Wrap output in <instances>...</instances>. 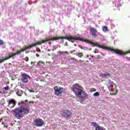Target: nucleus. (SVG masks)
I'll list each match as a JSON object with an SVG mask.
<instances>
[{"label": "nucleus", "mask_w": 130, "mask_h": 130, "mask_svg": "<svg viewBox=\"0 0 130 130\" xmlns=\"http://www.w3.org/2000/svg\"><path fill=\"white\" fill-rule=\"evenodd\" d=\"M71 60H74V61H78V60L76 58H71Z\"/></svg>", "instance_id": "5701e85b"}, {"label": "nucleus", "mask_w": 130, "mask_h": 130, "mask_svg": "<svg viewBox=\"0 0 130 130\" xmlns=\"http://www.w3.org/2000/svg\"><path fill=\"white\" fill-rule=\"evenodd\" d=\"M90 31L91 36L93 37V38H97V37H98V35H97L98 31H97L96 28L94 27H90Z\"/></svg>", "instance_id": "1a4fd4ad"}, {"label": "nucleus", "mask_w": 130, "mask_h": 130, "mask_svg": "<svg viewBox=\"0 0 130 130\" xmlns=\"http://www.w3.org/2000/svg\"><path fill=\"white\" fill-rule=\"evenodd\" d=\"M97 89L94 88H92L90 89V91L91 92H95L96 91Z\"/></svg>", "instance_id": "aec40b11"}, {"label": "nucleus", "mask_w": 130, "mask_h": 130, "mask_svg": "<svg viewBox=\"0 0 130 130\" xmlns=\"http://www.w3.org/2000/svg\"><path fill=\"white\" fill-rule=\"evenodd\" d=\"M61 39H66V40H68V41H70L72 43H74L73 40H79L80 41H83V42H86V43H90V40L88 39H85L84 38H82L80 37H77V36L73 37L72 36H70L69 37H55L51 38H47L46 40H43L41 42H37L35 43H32L30 45L31 48L34 47V46H36V45H41L42 43H45V42H47L48 41H55L56 40H59Z\"/></svg>", "instance_id": "f257e3e1"}, {"label": "nucleus", "mask_w": 130, "mask_h": 130, "mask_svg": "<svg viewBox=\"0 0 130 130\" xmlns=\"http://www.w3.org/2000/svg\"><path fill=\"white\" fill-rule=\"evenodd\" d=\"M38 66H41V64H43V62L40 61L37 63Z\"/></svg>", "instance_id": "6ab92c4d"}, {"label": "nucleus", "mask_w": 130, "mask_h": 130, "mask_svg": "<svg viewBox=\"0 0 130 130\" xmlns=\"http://www.w3.org/2000/svg\"><path fill=\"white\" fill-rule=\"evenodd\" d=\"M34 63H34V62H31V64H34Z\"/></svg>", "instance_id": "473e14b6"}, {"label": "nucleus", "mask_w": 130, "mask_h": 130, "mask_svg": "<svg viewBox=\"0 0 130 130\" xmlns=\"http://www.w3.org/2000/svg\"><path fill=\"white\" fill-rule=\"evenodd\" d=\"M31 48V46L29 45L28 46L24 47V48L20 49L21 52H23V51H25V50H26V49H30Z\"/></svg>", "instance_id": "f8f14e48"}, {"label": "nucleus", "mask_w": 130, "mask_h": 130, "mask_svg": "<svg viewBox=\"0 0 130 130\" xmlns=\"http://www.w3.org/2000/svg\"><path fill=\"white\" fill-rule=\"evenodd\" d=\"M114 85L115 86H116V85L115 84H114Z\"/></svg>", "instance_id": "a19ab883"}, {"label": "nucleus", "mask_w": 130, "mask_h": 130, "mask_svg": "<svg viewBox=\"0 0 130 130\" xmlns=\"http://www.w3.org/2000/svg\"><path fill=\"white\" fill-rule=\"evenodd\" d=\"M16 94L17 95H18V96H22V94H23V91L21 90H19L17 91Z\"/></svg>", "instance_id": "2eb2a0df"}, {"label": "nucleus", "mask_w": 130, "mask_h": 130, "mask_svg": "<svg viewBox=\"0 0 130 130\" xmlns=\"http://www.w3.org/2000/svg\"><path fill=\"white\" fill-rule=\"evenodd\" d=\"M21 76L22 77V82H23V83H28V79H30V76L23 72H21Z\"/></svg>", "instance_id": "6e6552de"}, {"label": "nucleus", "mask_w": 130, "mask_h": 130, "mask_svg": "<svg viewBox=\"0 0 130 130\" xmlns=\"http://www.w3.org/2000/svg\"><path fill=\"white\" fill-rule=\"evenodd\" d=\"M60 113L62 117H64V118H66V119H69V118H71L73 114L72 111L67 109L61 110Z\"/></svg>", "instance_id": "39448f33"}, {"label": "nucleus", "mask_w": 130, "mask_h": 130, "mask_svg": "<svg viewBox=\"0 0 130 130\" xmlns=\"http://www.w3.org/2000/svg\"><path fill=\"white\" fill-rule=\"evenodd\" d=\"M79 62H82V63L85 62V60H79Z\"/></svg>", "instance_id": "bb28decb"}, {"label": "nucleus", "mask_w": 130, "mask_h": 130, "mask_svg": "<svg viewBox=\"0 0 130 130\" xmlns=\"http://www.w3.org/2000/svg\"><path fill=\"white\" fill-rule=\"evenodd\" d=\"M4 90H6V91H8V90H9V89H10V87L9 86H6L4 87Z\"/></svg>", "instance_id": "412c9836"}, {"label": "nucleus", "mask_w": 130, "mask_h": 130, "mask_svg": "<svg viewBox=\"0 0 130 130\" xmlns=\"http://www.w3.org/2000/svg\"><path fill=\"white\" fill-rule=\"evenodd\" d=\"M2 124L4 125V127H8V125L5 124V122H3Z\"/></svg>", "instance_id": "b1692460"}, {"label": "nucleus", "mask_w": 130, "mask_h": 130, "mask_svg": "<svg viewBox=\"0 0 130 130\" xmlns=\"http://www.w3.org/2000/svg\"><path fill=\"white\" fill-rule=\"evenodd\" d=\"M24 60H25V61H29V58H28L27 56L25 57Z\"/></svg>", "instance_id": "4be33fe9"}, {"label": "nucleus", "mask_w": 130, "mask_h": 130, "mask_svg": "<svg viewBox=\"0 0 130 130\" xmlns=\"http://www.w3.org/2000/svg\"><path fill=\"white\" fill-rule=\"evenodd\" d=\"M91 57H94V56L92 55V56H91Z\"/></svg>", "instance_id": "58836bf2"}, {"label": "nucleus", "mask_w": 130, "mask_h": 130, "mask_svg": "<svg viewBox=\"0 0 130 130\" xmlns=\"http://www.w3.org/2000/svg\"><path fill=\"white\" fill-rule=\"evenodd\" d=\"M103 76L105 78H109V77H110V74L106 73L105 74H103Z\"/></svg>", "instance_id": "4468645a"}, {"label": "nucleus", "mask_w": 130, "mask_h": 130, "mask_svg": "<svg viewBox=\"0 0 130 130\" xmlns=\"http://www.w3.org/2000/svg\"><path fill=\"white\" fill-rule=\"evenodd\" d=\"M99 95H100V94H99V92L98 91L93 93V96H94V97H96L97 96H99Z\"/></svg>", "instance_id": "f3484780"}, {"label": "nucleus", "mask_w": 130, "mask_h": 130, "mask_svg": "<svg viewBox=\"0 0 130 130\" xmlns=\"http://www.w3.org/2000/svg\"><path fill=\"white\" fill-rule=\"evenodd\" d=\"M102 30L103 31V32H107V31L108 30V27H107V26H104Z\"/></svg>", "instance_id": "dca6fc26"}, {"label": "nucleus", "mask_w": 130, "mask_h": 130, "mask_svg": "<svg viewBox=\"0 0 130 130\" xmlns=\"http://www.w3.org/2000/svg\"><path fill=\"white\" fill-rule=\"evenodd\" d=\"M74 54H75L76 55H77V56H78V57H82V56H84V55L83 54V53H80V52H78L76 53H74Z\"/></svg>", "instance_id": "ddd939ff"}, {"label": "nucleus", "mask_w": 130, "mask_h": 130, "mask_svg": "<svg viewBox=\"0 0 130 130\" xmlns=\"http://www.w3.org/2000/svg\"><path fill=\"white\" fill-rule=\"evenodd\" d=\"M128 60H130V57L128 58Z\"/></svg>", "instance_id": "ea45409f"}, {"label": "nucleus", "mask_w": 130, "mask_h": 130, "mask_svg": "<svg viewBox=\"0 0 130 130\" xmlns=\"http://www.w3.org/2000/svg\"><path fill=\"white\" fill-rule=\"evenodd\" d=\"M108 89L109 90V91H112V89H110V87H108Z\"/></svg>", "instance_id": "2f4dec72"}, {"label": "nucleus", "mask_w": 130, "mask_h": 130, "mask_svg": "<svg viewBox=\"0 0 130 130\" xmlns=\"http://www.w3.org/2000/svg\"><path fill=\"white\" fill-rule=\"evenodd\" d=\"M53 89L54 91V95L58 96L59 97H60V96L64 93V91H66L63 87H61L57 85L54 86Z\"/></svg>", "instance_id": "20e7f679"}, {"label": "nucleus", "mask_w": 130, "mask_h": 130, "mask_svg": "<svg viewBox=\"0 0 130 130\" xmlns=\"http://www.w3.org/2000/svg\"><path fill=\"white\" fill-rule=\"evenodd\" d=\"M117 93V92H116V93H112L110 92V95H116Z\"/></svg>", "instance_id": "c756f323"}, {"label": "nucleus", "mask_w": 130, "mask_h": 130, "mask_svg": "<svg viewBox=\"0 0 130 130\" xmlns=\"http://www.w3.org/2000/svg\"><path fill=\"white\" fill-rule=\"evenodd\" d=\"M91 124V125H93L94 127H95V130H106L105 128L99 125V124L97 123L96 122H92Z\"/></svg>", "instance_id": "9d476101"}, {"label": "nucleus", "mask_w": 130, "mask_h": 130, "mask_svg": "<svg viewBox=\"0 0 130 130\" xmlns=\"http://www.w3.org/2000/svg\"><path fill=\"white\" fill-rule=\"evenodd\" d=\"M18 105H21L20 108H16L12 110L13 114L16 118L20 119L22 117H24L25 115L28 114L30 112L29 111V108L28 106H25L26 104L24 102L18 103Z\"/></svg>", "instance_id": "f03ea898"}, {"label": "nucleus", "mask_w": 130, "mask_h": 130, "mask_svg": "<svg viewBox=\"0 0 130 130\" xmlns=\"http://www.w3.org/2000/svg\"><path fill=\"white\" fill-rule=\"evenodd\" d=\"M81 49H83V47H81Z\"/></svg>", "instance_id": "c9c22d12"}, {"label": "nucleus", "mask_w": 130, "mask_h": 130, "mask_svg": "<svg viewBox=\"0 0 130 130\" xmlns=\"http://www.w3.org/2000/svg\"><path fill=\"white\" fill-rule=\"evenodd\" d=\"M94 53H98V50H95L94 51Z\"/></svg>", "instance_id": "c85d7f7f"}, {"label": "nucleus", "mask_w": 130, "mask_h": 130, "mask_svg": "<svg viewBox=\"0 0 130 130\" xmlns=\"http://www.w3.org/2000/svg\"><path fill=\"white\" fill-rule=\"evenodd\" d=\"M33 124L35 126L40 127L43 126L45 124L44 120L41 118L36 119L33 121Z\"/></svg>", "instance_id": "0eeeda50"}, {"label": "nucleus", "mask_w": 130, "mask_h": 130, "mask_svg": "<svg viewBox=\"0 0 130 130\" xmlns=\"http://www.w3.org/2000/svg\"><path fill=\"white\" fill-rule=\"evenodd\" d=\"M37 56L39 57V55L38 54H36Z\"/></svg>", "instance_id": "72a5a7b5"}, {"label": "nucleus", "mask_w": 130, "mask_h": 130, "mask_svg": "<svg viewBox=\"0 0 130 130\" xmlns=\"http://www.w3.org/2000/svg\"><path fill=\"white\" fill-rule=\"evenodd\" d=\"M29 92H30V93H35V91L34 90H29Z\"/></svg>", "instance_id": "cd10ccee"}, {"label": "nucleus", "mask_w": 130, "mask_h": 130, "mask_svg": "<svg viewBox=\"0 0 130 130\" xmlns=\"http://www.w3.org/2000/svg\"><path fill=\"white\" fill-rule=\"evenodd\" d=\"M48 51H50V49H48Z\"/></svg>", "instance_id": "4c0bfd02"}, {"label": "nucleus", "mask_w": 130, "mask_h": 130, "mask_svg": "<svg viewBox=\"0 0 130 130\" xmlns=\"http://www.w3.org/2000/svg\"><path fill=\"white\" fill-rule=\"evenodd\" d=\"M21 51L20 50H16V52L10 55L8 57H5L4 58L3 57V59H0V63L4 62L5 60H8V59H10V58H12L13 56H16V55H19V54H21Z\"/></svg>", "instance_id": "423d86ee"}, {"label": "nucleus", "mask_w": 130, "mask_h": 130, "mask_svg": "<svg viewBox=\"0 0 130 130\" xmlns=\"http://www.w3.org/2000/svg\"><path fill=\"white\" fill-rule=\"evenodd\" d=\"M4 44V41L2 40H0V45H3Z\"/></svg>", "instance_id": "393cba45"}, {"label": "nucleus", "mask_w": 130, "mask_h": 130, "mask_svg": "<svg viewBox=\"0 0 130 130\" xmlns=\"http://www.w3.org/2000/svg\"><path fill=\"white\" fill-rule=\"evenodd\" d=\"M109 84L110 85V87L113 85V82L111 81V80H109Z\"/></svg>", "instance_id": "a211bd4d"}, {"label": "nucleus", "mask_w": 130, "mask_h": 130, "mask_svg": "<svg viewBox=\"0 0 130 130\" xmlns=\"http://www.w3.org/2000/svg\"><path fill=\"white\" fill-rule=\"evenodd\" d=\"M87 58L89 57V55H87Z\"/></svg>", "instance_id": "f704fd0d"}, {"label": "nucleus", "mask_w": 130, "mask_h": 130, "mask_svg": "<svg viewBox=\"0 0 130 130\" xmlns=\"http://www.w3.org/2000/svg\"><path fill=\"white\" fill-rule=\"evenodd\" d=\"M16 104H17V103H16V101L14 99H11L8 102V107H10V108H14V107L16 106Z\"/></svg>", "instance_id": "9b49d317"}, {"label": "nucleus", "mask_w": 130, "mask_h": 130, "mask_svg": "<svg viewBox=\"0 0 130 130\" xmlns=\"http://www.w3.org/2000/svg\"><path fill=\"white\" fill-rule=\"evenodd\" d=\"M72 90L77 96H80V98L81 99H87L88 94L83 90V87L78 84H73Z\"/></svg>", "instance_id": "7ed1b4c3"}, {"label": "nucleus", "mask_w": 130, "mask_h": 130, "mask_svg": "<svg viewBox=\"0 0 130 130\" xmlns=\"http://www.w3.org/2000/svg\"><path fill=\"white\" fill-rule=\"evenodd\" d=\"M48 55H49V54H48Z\"/></svg>", "instance_id": "37998d69"}, {"label": "nucleus", "mask_w": 130, "mask_h": 130, "mask_svg": "<svg viewBox=\"0 0 130 130\" xmlns=\"http://www.w3.org/2000/svg\"><path fill=\"white\" fill-rule=\"evenodd\" d=\"M96 27H98V25H96Z\"/></svg>", "instance_id": "79ce46f5"}, {"label": "nucleus", "mask_w": 130, "mask_h": 130, "mask_svg": "<svg viewBox=\"0 0 130 130\" xmlns=\"http://www.w3.org/2000/svg\"><path fill=\"white\" fill-rule=\"evenodd\" d=\"M76 51V50H74L73 51H71L70 53H73V52H75Z\"/></svg>", "instance_id": "7c9ffc66"}, {"label": "nucleus", "mask_w": 130, "mask_h": 130, "mask_svg": "<svg viewBox=\"0 0 130 130\" xmlns=\"http://www.w3.org/2000/svg\"><path fill=\"white\" fill-rule=\"evenodd\" d=\"M74 45H75V46H77V45H76V44H74Z\"/></svg>", "instance_id": "e433bc0d"}, {"label": "nucleus", "mask_w": 130, "mask_h": 130, "mask_svg": "<svg viewBox=\"0 0 130 130\" xmlns=\"http://www.w3.org/2000/svg\"><path fill=\"white\" fill-rule=\"evenodd\" d=\"M63 53H65L66 54H68V53H69L68 52V51H62L61 54H63Z\"/></svg>", "instance_id": "a878e982"}]
</instances>
